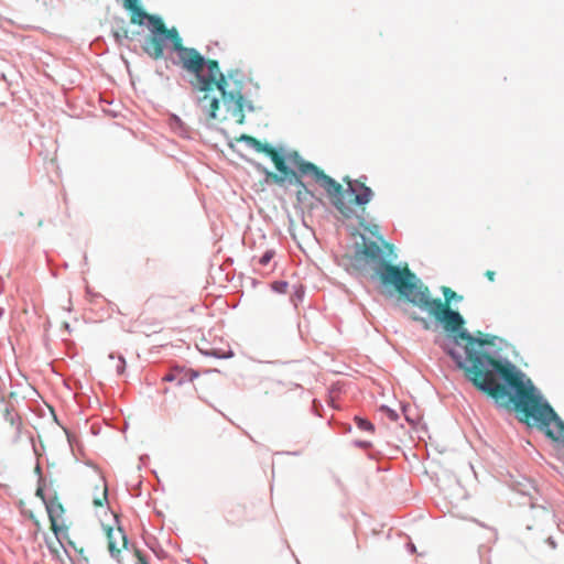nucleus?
Wrapping results in <instances>:
<instances>
[{
    "label": "nucleus",
    "instance_id": "5701e85b",
    "mask_svg": "<svg viewBox=\"0 0 564 564\" xmlns=\"http://www.w3.org/2000/svg\"><path fill=\"white\" fill-rule=\"evenodd\" d=\"M175 379L174 375L173 373H167L166 376H164L163 380L164 381H173Z\"/></svg>",
    "mask_w": 564,
    "mask_h": 564
},
{
    "label": "nucleus",
    "instance_id": "2eb2a0df",
    "mask_svg": "<svg viewBox=\"0 0 564 564\" xmlns=\"http://www.w3.org/2000/svg\"><path fill=\"white\" fill-rule=\"evenodd\" d=\"M355 421H356L358 429H360L362 431L372 432L375 430L372 423L369 422L368 420H365L361 417H356Z\"/></svg>",
    "mask_w": 564,
    "mask_h": 564
},
{
    "label": "nucleus",
    "instance_id": "20e7f679",
    "mask_svg": "<svg viewBox=\"0 0 564 564\" xmlns=\"http://www.w3.org/2000/svg\"><path fill=\"white\" fill-rule=\"evenodd\" d=\"M376 273L382 285L392 288L402 297L416 306V299L421 296L424 284L409 269L408 264L400 268L390 262H381L377 267Z\"/></svg>",
    "mask_w": 564,
    "mask_h": 564
},
{
    "label": "nucleus",
    "instance_id": "b1692460",
    "mask_svg": "<svg viewBox=\"0 0 564 564\" xmlns=\"http://www.w3.org/2000/svg\"><path fill=\"white\" fill-rule=\"evenodd\" d=\"M384 247L389 248L390 252H392V246H390L389 243H384Z\"/></svg>",
    "mask_w": 564,
    "mask_h": 564
},
{
    "label": "nucleus",
    "instance_id": "9b49d317",
    "mask_svg": "<svg viewBox=\"0 0 564 564\" xmlns=\"http://www.w3.org/2000/svg\"><path fill=\"white\" fill-rule=\"evenodd\" d=\"M123 8L130 12V20L132 24L142 25L144 20L149 21V17L139 3V0H122Z\"/></svg>",
    "mask_w": 564,
    "mask_h": 564
},
{
    "label": "nucleus",
    "instance_id": "dca6fc26",
    "mask_svg": "<svg viewBox=\"0 0 564 564\" xmlns=\"http://www.w3.org/2000/svg\"><path fill=\"white\" fill-rule=\"evenodd\" d=\"M410 318L415 321V322H419L424 329H426V330L431 329L432 324H431V322L427 318L419 316L416 314H411Z\"/></svg>",
    "mask_w": 564,
    "mask_h": 564
},
{
    "label": "nucleus",
    "instance_id": "f8f14e48",
    "mask_svg": "<svg viewBox=\"0 0 564 564\" xmlns=\"http://www.w3.org/2000/svg\"><path fill=\"white\" fill-rule=\"evenodd\" d=\"M539 430L545 433L553 441H564V422L556 415L551 425L539 426Z\"/></svg>",
    "mask_w": 564,
    "mask_h": 564
},
{
    "label": "nucleus",
    "instance_id": "6ab92c4d",
    "mask_svg": "<svg viewBox=\"0 0 564 564\" xmlns=\"http://www.w3.org/2000/svg\"><path fill=\"white\" fill-rule=\"evenodd\" d=\"M107 500V487L104 486L102 488V492H101V498H96L94 500V505L96 507H102L104 506V502Z\"/></svg>",
    "mask_w": 564,
    "mask_h": 564
},
{
    "label": "nucleus",
    "instance_id": "7ed1b4c3",
    "mask_svg": "<svg viewBox=\"0 0 564 564\" xmlns=\"http://www.w3.org/2000/svg\"><path fill=\"white\" fill-rule=\"evenodd\" d=\"M173 50L177 52L182 67L195 75L193 89L200 94L197 102L209 119L217 118L220 99L214 95L217 91L231 117L237 123L245 122L246 101L242 95L243 82L238 78V72L224 75L215 59L206 61L195 48L183 46L180 35H175Z\"/></svg>",
    "mask_w": 564,
    "mask_h": 564
},
{
    "label": "nucleus",
    "instance_id": "4468645a",
    "mask_svg": "<svg viewBox=\"0 0 564 564\" xmlns=\"http://www.w3.org/2000/svg\"><path fill=\"white\" fill-rule=\"evenodd\" d=\"M200 351L206 355V356H212V357H216V358H230L232 357V351L230 349V347L227 346V348H220V349H217V348H200Z\"/></svg>",
    "mask_w": 564,
    "mask_h": 564
},
{
    "label": "nucleus",
    "instance_id": "f3484780",
    "mask_svg": "<svg viewBox=\"0 0 564 564\" xmlns=\"http://www.w3.org/2000/svg\"><path fill=\"white\" fill-rule=\"evenodd\" d=\"M288 282L276 281L272 283V289L278 293H286L288 292Z\"/></svg>",
    "mask_w": 564,
    "mask_h": 564
},
{
    "label": "nucleus",
    "instance_id": "6e6552de",
    "mask_svg": "<svg viewBox=\"0 0 564 564\" xmlns=\"http://www.w3.org/2000/svg\"><path fill=\"white\" fill-rule=\"evenodd\" d=\"M44 540L52 556L61 562L64 561L63 553H67L66 545L63 542L64 540H67V544L72 546L75 550V552H77L86 563L89 562L88 556L85 554L84 547H77L73 541L68 540L67 535L58 536L54 534V539L50 536H44Z\"/></svg>",
    "mask_w": 564,
    "mask_h": 564
},
{
    "label": "nucleus",
    "instance_id": "f03ea898",
    "mask_svg": "<svg viewBox=\"0 0 564 564\" xmlns=\"http://www.w3.org/2000/svg\"><path fill=\"white\" fill-rule=\"evenodd\" d=\"M241 140L257 152L267 154L280 172L276 174L264 170L265 181L278 185H283L288 181L290 184L296 185V199L304 207H313L315 199L314 194L301 180L304 175L312 176L325 189L332 204L346 218L355 215L352 205L360 207L364 212L366 205L372 199L373 192L361 180H350L346 176L344 182L347 184V188L344 189L341 184L325 174L317 165L303 160L297 152L289 155L290 162L297 169L294 171L286 165L284 156L270 144L262 143L251 135H242Z\"/></svg>",
    "mask_w": 564,
    "mask_h": 564
},
{
    "label": "nucleus",
    "instance_id": "9d476101",
    "mask_svg": "<svg viewBox=\"0 0 564 564\" xmlns=\"http://www.w3.org/2000/svg\"><path fill=\"white\" fill-rule=\"evenodd\" d=\"M355 259L357 261L365 259L369 262L378 263V265L381 262H386L383 260V250L376 241H365L356 251Z\"/></svg>",
    "mask_w": 564,
    "mask_h": 564
},
{
    "label": "nucleus",
    "instance_id": "a211bd4d",
    "mask_svg": "<svg viewBox=\"0 0 564 564\" xmlns=\"http://www.w3.org/2000/svg\"><path fill=\"white\" fill-rule=\"evenodd\" d=\"M274 252L272 250H268L263 253V256L259 259V263L261 265H267L271 259L273 258Z\"/></svg>",
    "mask_w": 564,
    "mask_h": 564
},
{
    "label": "nucleus",
    "instance_id": "1a4fd4ad",
    "mask_svg": "<svg viewBox=\"0 0 564 564\" xmlns=\"http://www.w3.org/2000/svg\"><path fill=\"white\" fill-rule=\"evenodd\" d=\"M108 551L118 563H122L120 554L128 551V539L121 528H107Z\"/></svg>",
    "mask_w": 564,
    "mask_h": 564
},
{
    "label": "nucleus",
    "instance_id": "39448f33",
    "mask_svg": "<svg viewBox=\"0 0 564 564\" xmlns=\"http://www.w3.org/2000/svg\"><path fill=\"white\" fill-rule=\"evenodd\" d=\"M36 496L41 498L45 505L53 534L66 536L70 522L65 516V509L57 497L56 490L53 489L52 485H46L44 481H40L36 489Z\"/></svg>",
    "mask_w": 564,
    "mask_h": 564
},
{
    "label": "nucleus",
    "instance_id": "ddd939ff",
    "mask_svg": "<svg viewBox=\"0 0 564 564\" xmlns=\"http://www.w3.org/2000/svg\"><path fill=\"white\" fill-rule=\"evenodd\" d=\"M32 519H33V522L35 525V530L32 533V535L26 540L25 544L23 545L24 553L26 555L36 554L37 551L41 549V543H37V539H39L40 532L42 531V525H41L40 521L37 519H35L33 516H32Z\"/></svg>",
    "mask_w": 564,
    "mask_h": 564
},
{
    "label": "nucleus",
    "instance_id": "393cba45",
    "mask_svg": "<svg viewBox=\"0 0 564 564\" xmlns=\"http://www.w3.org/2000/svg\"><path fill=\"white\" fill-rule=\"evenodd\" d=\"M194 377H197V373H196V372H193V373H192V378H191V379H193Z\"/></svg>",
    "mask_w": 564,
    "mask_h": 564
},
{
    "label": "nucleus",
    "instance_id": "4be33fe9",
    "mask_svg": "<svg viewBox=\"0 0 564 564\" xmlns=\"http://www.w3.org/2000/svg\"><path fill=\"white\" fill-rule=\"evenodd\" d=\"M485 276H486L489 281L494 282V281H495V276H496V272H495V271H492V270H487V271L485 272Z\"/></svg>",
    "mask_w": 564,
    "mask_h": 564
},
{
    "label": "nucleus",
    "instance_id": "aec40b11",
    "mask_svg": "<svg viewBox=\"0 0 564 564\" xmlns=\"http://www.w3.org/2000/svg\"><path fill=\"white\" fill-rule=\"evenodd\" d=\"M133 554L137 558V564H149L148 561L145 560V557L142 555V553L138 549L133 550Z\"/></svg>",
    "mask_w": 564,
    "mask_h": 564
},
{
    "label": "nucleus",
    "instance_id": "412c9836",
    "mask_svg": "<svg viewBox=\"0 0 564 564\" xmlns=\"http://www.w3.org/2000/svg\"><path fill=\"white\" fill-rule=\"evenodd\" d=\"M124 359L122 357L119 358V364L117 366V372L121 375L124 371Z\"/></svg>",
    "mask_w": 564,
    "mask_h": 564
},
{
    "label": "nucleus",
    "instance_id": "f257e3e1",
    "mask_svg": "<svg viewBox=\"0 0 564 564\" xmlns=\"http://www.w3.org/2000/svg\"><path fill=\"white\" fill-rule=\"evenodd\" d=\"M441 290L443 301L432 297L429 288L424 285L421 296L416 299V306L442 324L453 335L455 345L459 346V340L465 341L464 354L454 348L447 352L457 367L464 370L466 378L497 403L507 408L512 404L523 415L521 421L529 426L551 425L556 413L549 403L542 401L532 381L509 360L487 354L484 346L491 341L471 336L463 328L464 317L451 307L453 301H462L463 296L449 286H442Z\"/></svg>",
    "mask_w": 564,
    "mask_h": 564
},
{
    "label": "nucleus",
    "instance_id": "423d86ee",
    "mask_svg": "<svg viewBox=\"0 0 564 564\" xmlns=\"http://www.w3.org/2000/svg\"><path fill=\"white\" fill-rule=\"evenodd\" d=\"M149 22L152 25V34L149 35L144 42L143 51L152 58L160 59L163 57L164 46L163 41L170 40L172 44L175 42V35H180L175 28L167 29L163 20L156 15L149 17Z\"/></svg>",
    "mask_w": 564,
    "mask_h": 564
},
{
    "label": "nucleus",
    "instance_id": "0eeeda50",
    "mask_svg": "<svg viewBox=\"0 0 564 564\" xmlns=\"http://www.w3.org/2000/svg\"><path fill=\"white\" fill-rule=\"evenodd\" d=\"M21 429V419L12 403L0 399V432L17 437Z\"/></svg>",
    "mask_w": 564,
    "mask_h": 564
}]
</instances>
